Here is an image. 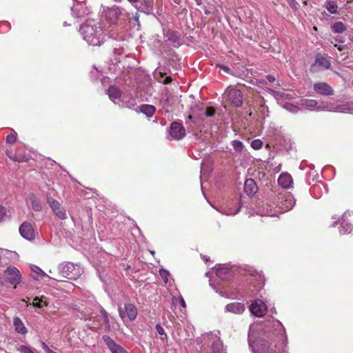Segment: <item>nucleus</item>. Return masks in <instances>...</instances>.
<instances>
[{"mask_svg":"<svg viewBox=\"0 0 353 353\" xmlns=\"http://www.w3.org/2000/svg\"><path fill=\"white\" fill-rule=\"evenodd\" d=\"M185 136V130L179 122H172L169 128V139L180 140Z\"/></svg>","mask_w":353,"mask_h":353,"instance_id":"6","label":"nucleus"},{"mask_svg":"<svg viewBox=\"0 0 353 353\" xmlns=\"http://www.w3.org/2000/svg\"><path fill=\"white\" fill-rule=\"evenodd\" d=\"M137 112L144 114L147 117L150 118L156 111V108L152 105L143 104L138 107Z\"/></svg>","mask_w":353,"mask_h":353,"instance_id":"23","label":"nucleus"},{"mask_svg":"<svg viewBox=\"0 0 353 353\" xmlns=\"http://www.w3.org/2000/svg\"><path fill=\"white\" fill-rule=\"evenodd\" d=\"M168 37V41L172 45L174 48H178L180 46L179 37L176 35L174 32L168 31L166 34Z\"/></svg>","mask_w":353,"mask_h":353,"instance_id":"28","label":"nucleus"},{"mask_svg":"<svg viewBox=\"0 0 353 353\" xmlns=\"http://www.w3.org/2000/svg\"><path fill=\"white\" fill-rule=\"evenodd\" d=\"M17 134L16 132L8 134L6 137V142L10 144H13L17 141Z\"/></svg>","mask_w":353,"mask_h":353,"instance_id":"44","label":"nucleus"},{"mask_svg":"<svg viewBox=\"0 0 353 353\" xmlns=\"http://www.w3.org/2000/svg\"><path fill=\"white\" fill-rule=\"evenodd\" d=\"M292 183L293 181L291 175L287 172L282 173L278 179L279 185L284 189L291 188Z\"/></svg>","mask_w":353,"mask_h":353,"instance_id":"20","label":"nucleus"},{"mask_svg":"<svg viewBox=\"0 0 353 353\" xmlns=\"http://www.w3.org/2000/svg\"><path fill=\"white\" fill-rule=\"evenodd\" d=\"M103 320H104V322H105V325H106L107 328H108V329H110V321H109V318H108V316H107V317H104V318H103Z\"/></svg>","mask_w":353,"mask_h":353,"instance_id":"51","label":"nucleus"},{"mask_svg":"<svg viewBox=\"0 0 353 353\" xmlns=\"http://www.w3.org/2000/svg\"><path fill=\"white\" fill-rule=\"evenodd\" d=\"M156 329L158 334L161 336V340L162 341H166L168 340V336L165 332L163 327L160 324H157Z\"/></svg>","mask_w":353,"mask_h":353,"instance_id":"38","label":"nucleus"},{"mask_svg":"<svg viewBox=\"0 0 353 353\" xmlns=\"http://www.w3.org/2000/svg\"><path fill=\"white\" fill-rule=\"evenodd\" d=\"M244 189L248 195L252 196L257 192L258 188L255 181L250 178L245 180Z\"/></svg>","mask_w":353,"mask_h":353,"instance_id":"22","label":"nucleus"},{"mask_svg":"<svg viewBox=\"0 0 353 353\" xmlns=\"http://www.w3.org/2000/svg\"><path fill=\"white\" fill-rule=\"evenodd\" d=\"M105 20L111 25L117 24L119 19L125 17L124 10L119 6L104 8L103 11Z\"/></svg>","mask_w":353,"mask_h":353,"instance_id":"4","label":"nucleus"},{"mask_svg":"<svg viewBox=\"0 0 353 353\" xmlns=\"http://www.w3.org/2000/svg\"><path fill=\"white\" fill-rule=\"evenodd\" d=\"M334 46L340 51H342L344 49V46L343 45L335 44Z\"/></svg>","mask_w":353,"mask_h":353,"instance_id":"58","label":"nucleus"},{"mask_svg":"<svg viewBox=\"0 0 353 353\" xmlns=\"http://www.w3.org/2000/svg\"><path fill=\"white\" fill-rule=\"evenodd\" d=\"M299 104L310 110H330L326 108H321V106H318V102L314 99H301L299 100Z\"/></svg>","mask_w":353,"mask_h":353,"instance_id":"16","label":"nucleus"},{"mask_svg":"<svg viewBox=\"0 0 353 353\" xmlns=\"http://www.w3.org/2000/svg\"><path fill=\"white\" fill-rule=\"evenodd\" d=\"M227 312L234 313L236 314H241L245 310V305L242 303L234 302L228 304L225 306Z\"/></svg>","mask_w":353,"mask_h":353,"instance_id":"19","label":"nucleus"},{"mask_svg":"<svg viewBox=\"0 0 353 353\" xmlns=\"http://www.w3.org/2000/svg\"><path fill=\"white\" fill-rule=\"evenodd\" d=\"M72 15L76 18H80L89 14V10L85 6V3L78 2L71 8Z\"/></svg>","mask_w":353,"mask_h":353,"instance_id":"15","label":"nucleus"},{"mask_svg":"<svg viewBox=\"0 0 353 353\" xmlns=\"http://www.w3.org/2000/svg\"><path fill=\"white\" fill-rule=\"evenodd\" d=\"M119 313L120 317L123 319L125 317H128L129 321H132L134 320L137 315V310L136 307L131 303H126L124 305V307L119 308Z\"/></svg>","mask_w":353,"mask_h":353,"instance_id":"8","label":"nucleus"},{"mask_svg":"<svg viewBox=\"0 0 353 353\" xmlns=\"http://www.w3.org/2000/svg\"><path fill=\"white\" fill-rule=\"evenodd\" d=\"M347 215L350 216V212H345L341 219V227L339 232L341 234H350L353 230V226L346 221Z\"/></svg>","mask_w":353,"mask_h":353,"instance_id":"21","label":"nucleus"},{"mask_svg":"<svg viewBox=\"0 0 353 353\" xmlns=\"http://www.w3.org/2000/svg\"><path fill=\"white\" fill-rule=\"evenodd\" d=\"M325 7L331 14L338 13V6L336 2L334 1H326L325 3Z\"/></svg>","mask_w":353,"mask_h":353,"instance_id":"33","label":"nucleus"},{"mask_svg":"<svg viewBox=\"0 0 353 353\" xmlns=\"http://www.w3.org/2000/svg\"><path fill=\"white\" fill-rule=\"evenodd\" d=\"M58 270L61 277L69 279H76L82 272L78 265L70 262L60 263Z\"/></svg>","mask_w":353,"mask_h":353,"instance_id":"3","label":"nucleus"},{"mask_svg":"<svg viewBox=\"0 0 353 353\" xmlns=\"http://www.w3.org/2000/svg\"><path fill=\"white\" fill-rule=\"evenodd\" d=\"M19 232L21 236L27 240L34 239V230L30 223H23L19 227Z\"/></svg>","mask_w":353,"mask_h":353,"instance_id":"13","label":"nucleus"},{"mask_svg":"<svg viewBox=\"0 0 353 353\" xmlns=\"http://www.w3.org/2000/svg\"><path fill=\"white\" fill-rule=\"evenodd\" d=\"M32 305L34 307L42 308V307H43V306H46L47 303H46V301L43 300V297L42 298L35 297L33 299Z\"/></svg>","mask_w":353,"mask_h":353,"instance_id":"36","label":"nucleus"},{"mask_svg":"<svg viewBox=\"0 0 353 353\" xmlns=\"http://www.w3.org/2000/svg\"><path fill=\"white\" fill-rule=\"evenodd\" d=\"M281 169V164L279 163L275 168H274V170L275 172H279Z\"/></svg>","mask_w":353,"mask_h":353,"instance_id":"59","label":"nucleus"},{"mask_svg":"<svg viewBox=\"0 0 353 353\" xmlns=\"http://www.w3.org/2000/svg\"><path fill=\"white\" fill-rule=\"evenodd\" d=\"M314 90L319 94L324 96L333 95L334 92L332 88L325 82H318L314 84Z\"/></svg>","mask_w":353,"mask_h":353,"instance_id":"12","label":"nucleus"},{"mask_svg":"<svg viewBox=\"0 0 353 353\" xmlns=\"http://www.w3.org/2000/svg\"><path fill=\"white\" fill-rule=\"evenodd\" d=\"M134 7L139 11L148 13L152 10V3L148 0H141L139 2V5L136 3V5H134Z\"/></svg>","mask_w":353,"mask_h":353,"instance_id":"24","label":"nucleus"},{"mask_svg":"<svg viewBox=\"0 0 353 353\" xmlns=\"http://www.w3.org/2000/svg\"><path fill=\"white\" fill-rule=\"evenodd\" d=\"M287 1L291 6H292V4L296 3V0H287Z\"/></svg>","mask_w":353,"mask_h":353,"instance_id":"62","label":"nucleus"},{"mask_svg":"<svg viewBox=\"0 0 353 353\" xmlns=\"http://www.w3.org/2000/svg\"><path fill=\"white\" fill-rule=\"evenodd\" d=\"M31 269L32 271L37 275V276H33L34 279H39V277H43L46 276V274L38 266L32 265Z\"/></svg>","mask_w":353,"mask_h":353,"instance_id":"37","label":"nucleus"},{"mask_svg":"<svg viewBox=\"0 0 353 353\" xmlns=\"http://www.w3.org/2000/svg\"><path fill=\"white\" fill-rule=\"evenodd\" d=\"M30 200L32 208L34 211H37V212L41 211L42 205L41 203V201L39 198H37L34 194H31L30 196Z\"/></svg>","mask_w":353,"mask_h":353,"instance_id":"31","label":"nucleus"},{"mask_svg":"<svg viewBox=\"0 0 353 353\" xmlns=\"http://www.w3.org/2000/svg\"><path fill=\"white\" fill-rule=\"evenodd\" d=\"M101 313L103 318L108 316V312L103 308L101 309Z\"/></svg>","mask_w":353,"mask_h":353,"instance_id":"55","label":"nucleus"},{"mask_svg":"<svg viewBox=\"0 0 353 353\" xmlns=\"http://www.w3.org/2000/svg\"><path fill=\"white\" fill-rule=\"evenodd\" d=\"M107 94H108L110 100L112 101L115 104H117L116 102L121 101L122 95H123L124 93H121L117 87L112 85L108 88Z\"/></svg>","mask_w":353,"mask_h":353,"instance_id":"18","label":"nucleus"},{"mask_svg":"<svg viewBox=\"0 0 353 353\" xmlns=\"http://www.w3.org/2000/svg\"><path fill=\"white\" fill-rule=\"evenodd\" d=\"M54 213L56 214V216L59 218L60 219H65L67 218V214H66V212L65 211V210H63V208H61V207H59V208H57V210L53 211Z\"/></svg>","mask_w":353,"mask_h":353,"instance_id":"42","label":"nucleus"},{"mask_svg":"<svg viewBox=\"0 0 353 353\" xmlns=\"http://www.w3.org/2000/svg\"><path fill=\"white\" fill-rule=\"evenodd\" d=\"M269 92L277 100L278 103H281L280 100L282 99H292L294 97L284 92L276 91L272 89H269Z\"/></svg>","mask_w":353,"mask_h":353,"instance_id":"25","label":"nucleus"},{"mask_svg":"<svg viewBox=\"0 0 353 353\" xmlns=\"http://www.w3.org/2000/svg\"><path fill=\"white\" fill-rule=\"evenodd\" d=\"M41 346H42L43 349L46 351V352L51 353L52 350L49 348V347L44 342L41 343Z\"/></svg>","mask_w":353,"mask_h":353,"instance_id":"50","label":"nucleus"},{"mask_svg":"<svg viewBox=\"0 0 353 353\" xmlns=\"http://www.w3.org/2000/svg\"><path fill=\"white\" fill-rule=\"evenodd\" d=\"M250 310L254 316L257 317H262L267 312V306L264 301L257 299L250 305Z\"/></svg>","mask_w":353,"mask_h":353,"instance_id":"9","label":"nucleus"},{"mask_svg":"<svg viewBox=\"0 0 353 353\" xmlns=\"http://www.w3.org/2000/svg\"><path fill=\"white\" fill-rule=\"evenodd\" d=\"M102 339L112 353H128L122 346L117 344L108 335H103Z\"/></svg>","mask_w":353,"mask_h":353,"instance_id":"11","label":"nucleus"},{"mask_svg":"<svg viewBox=\"0 0 353 353\" xmlns=\"http://www.w3.org/2000/svg\"><path fill=\"white\" fill-rule=\"evenodd\" d=\"M198 6L201 5L202 0H194Z\"/></svg>","mask_w":353,"mask_h":353,"instance_id":"63","label":"nucleus"},{"mask_svg":"<svg viewBox=\"0 0 353 353\" xmlns=\"http://www.w3.org/2000/svg\"><path fill=\"white\" fill-rule=\"evenodd\" d=\"M230 272V269L225 265H219L216 269V275L221 279H225Z\"/></svg>","mask_w":353,"mask_h":353,"instance_id":"27","label":"nucleus"},{"mask_svg":"<svg viewBox=\"0 0 353 353\" xmlns=\"http://www.w3.org/2000/svg\"><path fill=\"white\" fill-rule=\"evenodd\" d=\"M279 104L282 108L293 114H296L300 110L299 106L289 102L279 103Z\"/></svg>","mask_w":353,"mask_h":353,"instance_id":"32","label":"nucleus"},{"mask_svg":"<svg viewBox=\"0 0 353 353\" xmlns=\"http://www.w3.org/2000/svg\"><path fill=\"white\" fill-rule=\"evenodd\" d=\"M273 327H275L276 330L278 332V334L281 336V341L282 342L279 345V347L276 345L274 349L270 346L269 343H262L261 341H259L256 343V347L253 344L251 343L250 339H249V345L252 350L254 353H284L285 351V347L287 346V336L285 327L283 324L278 320L274 319L272 321Z\"/></svg>","mask_w":353,"mask_h":353,"instance_id":"1","label":"nucleus"},{"mask_svg":"<svg viewBox=\"0 0 353 353\" xmlns=\"http://www.w3.org/2000/svg\"><path fill=\"white\" fill-rule=\"evenodd\" d=\"M133 6L138 3V0H128Z\"/></svg>","mask_w":353,"mask_h":353,"instance_id":"61","label":"nucleus"},{"mask_svg":"<svg viewBox=\"0 0 353 353\" xmlns=\"http://www.w3.org/2000/svg\"><path fill=\"white\" fill-rule=\"evenodd\" d=\"M139 14L137 12H136L133 15V19L137 22L138 24L139 23Z\"/></svg>","mask_w":353,"mask_h":353,"instance_id":"57","label":"nucleus"},{"mask_svg":"<svg viewBox=\"0 0 353 353\" xmlns=\"http://www.w3.org/2000/svg\"><path fill=\"white\" fill-rule=\"evenodd\" d=\"M330 65V61L325 56L317 54L314 63L311 65L310 70L314 72L325 70L329 69Z\"/></svg>","mask_w":353,"mask_h":353,"instance_id":"5","label":"nucleus"},{"mask_svg":"<svg viewBox=\"0 0 353 353\" xmlns=\"http://www.w3.org/2000/svg\"><path fill=\"white\" fill-rule=\"evenodd\" d=\"M335 111L343 113H353V102H349L335 108Z\"/></svg>","mask_w":353,"mask_h":353,"instance_id":"29","label":"nucleus"},{"mask_svg":"<svg viewBox=\"0 0 353 353\" xmlns=\"http://www.w3.org/2000/svg\"><path fill=\"white\" fill-rule=\"evenodd\" d=\"M263 142L260 139H254L251 142V146L254 150H259L262 148Z\"/></svg>","mask_w":353,"mask_h":353,"instance_id":"45","label":"nucleus"},{"mask_svg":"<svg viewBox=\"0 0 353 353\" xmlns=\"http://www.w3.org/2000/svg\"><path fill=\"white\" fill-rule=\"evenodd\" d=\"M241 208V205L240 204H239L238 208L234 211L230 210V211L225 212V213L227 215H234V214H236L240 211Z\"/></svg>","mask_w":353,"mask_h":353,"instance_id":"48","label":"nucleus"},{"mask_svg":"<svg viewBox=\"0 0 353 353\" xmlns=\"http://www.w3.org/2000/svg\"><path fill=\"white\" fill-rule=\"evenodd\" d=\"M205 117H212L215 114V110L214 108H211V107H208L205 109V110L204 111V113Z\"/></svg>","mask_w":353,"mask_h":353,"instance_id":"46","label":"nucleus"},{"mask_svg":"<svg viewBox=\"0 0 353 353\" xmlns=\"http://www.w3.org/2000/svg\"><path fill=\"white\" fill-rule=\"evenodd\" d=\"M121 108H127L129 109L133 108L137 105L136 99L131 96V94H123L121 101L117 102Z\"/></svg>","mask_w":353,"mask_h":353,"instance_id":"17","label":"nucleus"},{"mask_svg":"<svg viewBox=\"0 0 353 353\" xmlns=\"http://www.w3.org/2000/svg\"><path fill=\"white\" fill-rule=\"evenodd\" d=\"M232 145L234 150L237 152H241L243 150L244 145L243 143L239 140H234L232 141Z\"/></svg>","mask_w":353,"mask_h":353,"instance_id":"39","label":"nucleus"},{"mask_svg":"<svg viewBox=\"0 0 353 353\" xmlns=\"http://www.w3.org/2000/svg\"><path fill=\"white\" fill-rule=\"evenodd\" d=\"M79 31L83 39L89 45L99 46L105 41V34L97 22L88 21L81 26Z\"/></svg>","mask_w":353,"mask_h":353,"instance_id":"2","label":"nucleus"},{"mask_svg":"<svg viewBox=\"0 0 353 353\" xmlns=\"http://www.w3.org/2000/svg\"><path fill=\"white\" fill-rule=\"evenodd\" d=\"M48 203L53 211L57 210V208L60 207V203L52 198H48Z\"/></svg>","mask_w":353,"mask_h":353,"instance_id":"43","label":"nucleus"},{"mask_svg":"<svg viewBox=\"0 0 353 353\" xmlns=\"http://www.w3.org/2000/svg\"><path fill=\"white\" fill-rule=\"evenodd\" d=\"M210 285L216 292H218V289L216 288L215 284L210 279Z\"/></svg>","mask_w":353,"mask_h":353,"instance_id":"54","label":"nucleus"},{"mask_svg":"<svg viewBox=\"0 0 353 353\" xmlns=\"http://www.w3.org/2000/svg\"><path fill=\"white\" fill-rule=\"evenodd\" d=\"M219 68L226 72H229V71H230V68L223 65H219Z\"/></svg>","mask_w":353,"mask_h":353,"instance_id":"53","label":"nucleus"},{"mask_svg":"<svg viewBox=\"0 0 353 353\" xmlns=\"http://www.w3.org/2000/svg\"><path fill=\"white\" fill-rule=\"evenodd\" d=\"M229 101L236 107H239L243 103V95L241 92L237 89H230L228 93Z\"/></svg>","mask_w":353,"mask_h":353,"instance_id":"14","label":"nucleus"},{"mask_svg":"<svg viewBox=\"0 0 353 353\" xmlns=\"http://www.w3.org/2000/svg\"><path fill=\"white\" fill-rule=\"evenodd\" d=\"M13 325L14 327V330L17 333L21 334H26L27 333L28 330L19 317H14Z\"/></svg>","mask_w":353,"mask_h":353,"instance_id":"26","label":"nucleus"},{"mask_svg":"<svg viewBox=\"0 0 353 353\" xmlns=\"http://www.w3.org/2000/svg\"><path fill=\"white\" fill-rule=\"evenodd\" d=\"M6 155L12 160L14 161H27L28 157L25 155H17V154H13L10 151L8 150L6 152Z\"/></svg>","mask_w":353,"mask_h":353,"instance_id":"34","label":"nucleus"},{"mask_svg":"<svg viewBox=\"0 0 353 353\" xmlns=\"http://www.w3.org/2000/svg\"><path fill=\"white\" fill-rule=\"evenodd\" d=\"M212 347L213 353H226L223 343L219 339H216L213 341Z\"/></svg>","mask_w":353,"mask_h":353,"instance_id":"30","label":"nucleus"},{"mask_svg":"<svg viewBox=\"0 0 353 353\" xmlns=\"http://www.w3.org/2000/svg\"><path fill=\"white\" fill-rule=\"evenodd\" d=\"M6 215V210L4 207L0 205V222L4 220Z\"/></svg>","mask_w":353,"mask_h":353,"instance_id":"47","label":"nucleus"},{"mask_svg":"<svg viewBox=\"0 0 353 353\" xmlns=\"http://www.w3.org/2000/svg\"><path fill=\"white\" fill-rule=\"evenodd\" d=\"M159 274L165 283H168L169 282V277L170 276V274L168 270L165 269H160Z\"/></svg>","mask_w":353,"mask_h":353,"instance_id":"40","label":"nucleus"},{"mask_svg":"<svg viewBox=\"0 0 353 353\" xmlns=\"http://www.w3.org/2000/svg\"><path fill=\"white\" fill-rule=\"evenodd\" d=\"M17 350L21 353H35L30 347L24 345H18Z\"/></svg>","mask_w":353,"mask_h":353,"instance_id":"41","label":"nucleus"},{"mask_svg":"<svg viewBox=\"0 0 353 353\" xmlns=\"http://www.w3.org/2000/svg\"><path fill=\"white\" fill-rule=\"evenodd\" d=\"M179 304L181 305V306L182 307H183V308L186 307V304H185V300L183 299V296L181 295L179 297Z\"/></svg>","mask_w":353,"mask_h":353,"instance_id":"49","label":"nucleus"},{"mask_svg":"<svg viewBox=\"0 0 353 353\" xmlns=\"http://www.w3.org/2000/svg\"><path fill=\"white\" fill-rule=\"evenodd\" d=\"M266 78L270 82H274L275 81V77L271 74L268 75Z\"/></svg>","mask_w":353,"mask_h":353,"instance_id":"52","label":"nucleus"},{"mask_svg":"<svg viewBox=\"0 0 353 353\" xmlns=\"http://www.w3.org/2000/svg\"><path fill=\"white\" fill-rule=\"evenodd\" d=\"M319 188H320V186H319V185H315V186L314 187V190H316V189Z\"/></svg>","mask_w":353,"mask_h":353,"instance_id":"64","label":"nucleus"},{"mask_svg":"<svg viewBox=\"0 0 353 353\" xmlns=\"http://www.w3.org/2000/svg\"><path fill=\"white\" fill-rule=\"evenodd\" d=\"M332 31L335 33H342L345 31L346 28L343 23L338 21L334 23L331 27Z\"/></svg>","mask_w":353,"mask_h":353,"instance_id":"35","label":"nucleus"},{"mask_svg":"<svg viewBox=\"0 0 353 353\" xmlns=\"http://www.w3.org/2000/svg\"><path fill=\"white\" fill-rule=\"evenodd\" d=\"M8 281L16 288L17 285L21 281V274L20 271L14 266H9L4 272Z\"/></svg>","mask_w":353,"mask_h":353,"instance_id":"7","label":"nucleus"},{"mask_svg":"<svg viewBox=\"0 0 353 353\" xmlns=\"http://www.w3.org/2000/svg\"><path fill=\"white\" fill-rule=\"evenodd\" d=\"M171 81H172L171 77H165V79H164V81H163V83H165V84L169 83H170V82H171Z\"/></svg>","mask_w":353,"mask_h":353,"instance_id":"56","label":"nucleus"},{"mask_svg":"<svg viewBox=\"0 0 353 353\" xmlns=\"http://www.w3.org/2000/svg\"><path fill=\"white\" fill-rule=\"evenodd\" d=\"M204 12L205 14H210L212 12L209 8H205Z\"/></svg>","mask_w":353,"mask_h":353,"instance_id":"60","label":"nucleus"},{"mask_svg":"<svg viewBox=\"0 0 353 353\" xmlns=\"http://www.w3.org/2000/svg\"><path fill=\"white\" fill-rule=\"evenodd\" d=\"M294 204L295 200L290 194H287L279 198V208L283 212H287L291 210Z\"/></svg>","mask_w":353,"mask_h":353,"instance_id":"10","label":"nucleus"}]
</instances>
